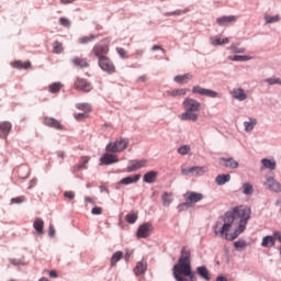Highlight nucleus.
<instances>
[{
  "instance_id": "f257e3e1",
  "label": "nucleus",
  "mask_w": 281,
  "mask_h": 281,
  "mask_svg": "<svg viewBox=\"0 0 281 281\" xmlns=\"http://www.w3.org/2000/svg\"><path fill=\"white\" fill-rule=\"evenodd\" d=\"M251 218V209L247 206H235L225 215L218 217L213 227L215 236L225 240H236L238 235L247 229V223Z\"/></svg>"
},
{
  "instance_id": "f03ea898",
  "label": "nucleus",
  "mask_w": 281,
  "mask_h": 281,
  "mask_svg": "<svg viewBox=\"0 0 281 281\" xmlns=\"http://www.w3.org/2000/svg\"><path fill=\"white\" fill-rule=\"evenodd\" d=\"M172 271L177 281H196V274L192 272L191 252L186 246L182 247L178 263L173 266Z\"/></svg>"
},
{
  "instance_id": "7ed1b4c3",
  "label": "nucleus",
  "mask_w": 281,
  "mask_h": 281,
  "mask_svg": "<svg viewBox=\"0 0 281 281\" xmlns=\"http://www.w3.org/2000/svg\"><path fill=\"white\" fill-rule=\"evenodd\" d=\"M182 106L186 111L180 116L182 122H196V120H199V114H196V112L201 111V102L192 98H187L182 102Z\"/></svg>"
},
{
  "instance_id": "20e7f679",
  "label": "nucleus",
  "mask_w": 281,
  "mask_h": 281,
  "mask_svg": "<svg viewBox=\"0 0 281 281\" xmlns=\"http://www.w3.org/2000/svg\"><path fill=\"white\" fill-rule=\"evenodd\" d=\"M184 203L178 205V211L183 212V210H188V207H194L196 203L203 201L204 195L203 193L194 192V191H187L183 194Z\"/></svg>"
},
{
  "instance_id": "39448f33",
  "label": "nucleus",
  "mask_w": 281,
  "mask_h": 281,
  "mask_svg": "<svg viewBox=\"0 0 281 281\" xmlns=\"http://www.w3.org/2000/svg\"><path fill=\"white\" fill-rule=\"evenodd\" d=\"M130 140L128 138H117L114 143L106 145V153H122L128 148Z\"/></svg>"
},
{
  "instance_id": "423d86ee",
  "label": "nucleus",
  "mask_w": 281,
  "mask_h": 281,
  "mask_svg": "<svg viewBox=\"0 0 281 281\" xmlns=\"http://www.w3.org/2000/svg\"><path fill=\"white\" fill-rule=\"evenodd\" d=\"M92 54H94V56L99 58V60L101 58H105L106 54H109V45L102 42L95 44L92 48Z\"/></svg>"
},
{
  "instance_id": "0eeeda50",
  "label": "nucleus",
  "mask_w": 281,
  "mask_h": 281,
  "mask_svg": "<svg viewBox=\"0 0 281 281\" xmlns=\"http://www.w3.org/2000/svg\"><path fill=\"white\" fill-rule=\"evenodd\" d=\"M99 67L102 71H106V74H115V65H113V61L108 56L99 59Z\"/></svg>"
},
{
  "instance_id": "6e6552de",
  "label": "nucleus",
  "mask_w": 281,
  "mask_h": 281,
  "mask_svg": "<svg viewBox=\"0 0 281 281\" xmlns=\"http://www.w3.org/2000/svg\"><path fill=\"white\" fill-rule=\"evenodd\" d=\"M148 166V160L142 159V160H130L127 165L126 172H135L137 170H142V168H146Z\"/></svg>"
},
{
  "instance_id": "1a4fd4ad",
  "label": "nucleus",
  "mask_w": 281,
  "mask_h": 281,
  "mask_svg": "<svg viewBox=\"0 0 281 281\" xmlns=\"http://www.w3.org/2000/svg\"><path fill=\"white\" fill-rule=\"evenodd\" d=\"M43 124L49 128H55L56 131H65V125L54 117L44 116Z\"/></svg>"
},
{
  "instance_id": "9d476101",
  "label": "nucleus",
  "mask_w": 281,
  "mask_h": 281,
  "mask_svg": "<svg viewBox=\"0 0 281 281\" xmlns=\"http://www.w3.org/2000/svg\"><path fill=\"white\" fill-rule=\"evenodd\" d=\"M207 172V167H191L184 168L181 170V175L188 176L191 175L192 177H199L201 175H205Z\"/></svg>"
},
{
  "instance_id": "9b49d317",
  "label": "nucleus",
  "mask_w": 281,
  "mask_h": 281,
  "mask_svg": "<svg viewBox=\"0 0 281 281\" xmlns=\"http://www.w3.org/2000/svg\"><path fill=\"white\" fill-rule=\"evenodd\" d=\"M75 89H77V91H83V93H89L93 87L87 79L77 78L75 81Z\"/></svg>"
},
{
  "instance_id": "f8f14e48",
  "label": "nucleus",
  "mask_w": 281,
  "mask_h": 281,
  "mask_svg": "<svg viewBox=\"0 0 281 281\" xmlns=\"http://www.w3.org/2000/svg\"><path fill=\"white\" fill-rule=\"evenodd\" d=\"M192 93H198L199 95H206V98H218V92L202 88L201 86L193 87Z\"/></svg>"
},
{
  "instance_id": "ddd939ff",
  "label": "nucleus",
  "mask_w": 281,
  "mask_h": 281,
  "mask_svg": "<svg viewBox=\"0 0 281 281\" xmlns=\"http://www.w3.org/2000/svg\"><path fill=\"white\" fill-rule=\"evenodd\" d=\"M263 186H266V188L272 192H281V184L271 176H266V182Z\"/></svg>"
},
{
  "instance_id": "4468645a",
  "label": "nucleus",
  "mask_w": 281,
  "mask_h": 281,
  "mask_svg": "<svg viewBox=\"0 0 281 281\" xmlns=\"http://www.w3.org/2000/svg\"><path fill=\"white\" fill-rule=\"evenodd\" d=\"M150 234H153V224L145 223L138 227V231H137L138 238H148Z\"/></svg>"
},
{
  "instance_id": "2eb2a0df",
  "label": "nucleus",
  "mask_w": 281,
  "mask_h": 281,
  "mask_svg": "<svg viewBox=\"0 0 281 281\" xmlns=\"http://www.w3.org/2000/svg\"><path fill=\"white\" fill-rule=\"evenodd\" d=\"M113 151H106L101 158L100 161L103 166H111V164H117L120 159L117 158V155L111 154Z\"/></svg>"
},
{
  "instance_id": "dca6fc26",
  "label": "nucleus",
  "mask_w": 281,
  "mask_h": 281,
  "mask_svg": "<svg viewBox=\"0 0 281 281\" xmlns=\"http://www.w3.org/2000/svg\"><path fill=\"white\" fill-rule=\"evenodd\" d=\"M220 166L231 168V170H236V168H238V161L234 158H220Z\"/></svg>"
},
{
  "instance_id": "f3484780",
  "label": "nucleus",
  "mask_w": 281,
  "mask_h": 281,
  "mask_svg": "<svg viewBox=\"0 0 281 281\" xmlns=\"http://www.w3.org/2000/svg\"><path fill=\"white\" fill-rule=\"evenodd\" d=\"M10 131H12V123L8 121H3L0 123V138H8V135H10Z\"/></svg>"
},
{
  "instance_id": "a211bd4d",
  "label": "nucleus",
  "mask_w": 281,
  "mask_h": 281,
  "mask_svg": "<svg viewBox=\"0 0 281 281\" xmlns=\"http://www.w3.org/2000/svg\"><path fill=\"white\" fill-rule=\"evenodd\" d=\"M236 21H238V16L236 15L222 16L216 19V23H218L221 26L236 23Z\"/></svg>"
},
{
  "instance_id": "6ab92c4d",
  "label": "nucleus",
  "mask_w": 281,
  "mask_h": 281,
  "mask_svg": "<svg viewBox=\"0 0 281 281\" xmlns=\"http://www.w3.org/2000/svg\"><path fill=\"white\" fill-rule=\"evenodd\" d=\"M33 227L35 229V232L37 234H40V236H43V234H45L44 229H45V222L43 221V218H35L33 222Z\"/></svg>"
},
{
  "instance_id": "aec40b11",
  "label": "nucleus",
  "mask_w": 281,
  "mask_h": 281,
  "mask_svg": "<svg viewBox=\"0 0 281 281\" xmlns=\"http://www.w3.org/2000/svg\"><path fill=\"white\" fill-rule=\"evenodd\" d=\"M71 63L75 67H79V69H85L89 67V61L87 60V58L74 57L71 59Z\"/></svg>"
},
{
  "instance_id": "412c9836",
  "label": "nucleus",
  "mask_w": 281,
  "mask_h": 281,
  "mask_svg": "<svg viewBox=\"0 0 281 281\" xmlns=\"http://www.w3.org/2000/svg\"><path fill=\"white\" fill-rule=\"evenodd\" d=\"M232 95L235 100H238L239 102L245 101L247 98V93H245V90L243 88H237L232 91Z\"/></svg>"
},
{
  "instance_id": "4be33fe9",
  "label": "nucleus",
  "mask_w": 281,
  "mask_h": 281,
  "mask_svg": "<svg viewBox=\"0 0 281 281\" xmlns=\"http://www.w3.org/2000/svg\"><path fill=\"white\" fill-rule=\"evenodd\" d=\"M146 269H148V265L146 263V261H139L134 268V273L135 276H143V273H146Z\"/></svg>"
},
{
  "instance_id": "5701e85b",
  "label": "nucleus",
  "mask_w": 281,
  "mask_h": 281,
  "mask_svg": "<svg viewBox=\"0 0 281 281\" xmlns=\"http://www.w3.org/2000/svg\"><path fill=\"white\" fill-rule=\"evenodd\" d=\"M158 175L159 173L157 171H149V172L144 175L143 181L145 183H155V181H157Z\"/></svg>"
},
{
  "instance_id": "b1692460",
  "label": "nucleus",
  "mask_w": 281,
  "mask_h": 281,
  "mask_svg": "<svg viewBox=\"0 0 281 281\" xmlns=\"http://www.w3.org/2000/svg\"><path fill=\"white\" fill-rule=\"evenodd\" d=\"M139 179H142V175H135L134 177H126L123 178L120 183L122 186H131V183H137V181H139Z\"/></svg>"
},
{
  "instance_id": "393cba45",
  "label": "nucleus",
  "mask_w": 281,
  "mask_h": 281,
  "mask_svg": "<svg viewBox=\"0 0 281 281\" xmlns=\"http://www.w3.org/2000/svg\"><path fill=\"white\" fill-rule=\"evenodd\" d=\"M258 120L249 117L248 121L244 122V128L246 133H251V130L256 127Z\"/></svg>"
},
{
  "instance_id": "a878e982",
  "label": "nucleus",
  "mask_w": 281,
  "mask_h": 281,
  "mask_svg": "<svg viewBox=\"0 0 281 281\" xmlns=\"http://www.w3.org/2000/svg\"><path fill=\"white\" fill-rule=\"evenodd\" d=\"M198 271V276H200V278H203V280L210 281V271L207 270L206 267L201 266L196 268Z\"/></svg>"
},
{
  "instance_id": "bb28decb",
  "label": "nucleus",
  "mask_w": 281,
  "mask_h": 281,
  "mask_svg": "<svg viewBox=\"0 0 281 281\" xmlns=\"http://www.w3.org/2000/svg\"><path fill=\"white\" fill-rule=\"evenodd\" d=\"M12 67H14V69H30V67H32V63L31 61H21V60H15L12 63Z\"/></svg>"
},
{
  "instance_id": "cd10ccee",
  "label": "nucleus",
  "mask_w": 281,
  "mask_h": 281,
  "mask_svg": "<svg viewBox=\"0 0 281 281\" xmlns=\"http://www.w3.org/2000/svg\"><path fill=\"white\" fill-rule=\"evenodd\" d=\"M211 45H227L229 44V38L224 37L223 40L218 36H214L210 38Z\"/></svg>"
},
{
  "instance_id": "c85d7f7f",
  "label": "nucleus",
  "mask_w": 281,
  "mask_h": 281,
  "mask_svg": "<svg viewBox=\"0 0 281 281\" xmlns=\"http://www.w3.org/2000/svg\"><path fill=\"white\" fill-rule=\"evenodd\" d=\"M232 180V176L229 175H218L215 179L217 186H225V183H229Z\"/></svg>"
},
{
  "instance_id": "c756f323",
  "label": "nucleus",
  "mask_w": 281,
  "mask_h": 281,
  "mask_svg": "<svg viewBox=\"0 0 281 281\" xmlns=\"http://www.w3.org/2000/svg\"><path fill=\"white\" fill-rule=\"evenodd\" d=\"M161 201H162V205L165 207H168L170 205V203H172V201H173L172 193L164 192L161 195Z\"/></svg>"
},
{
  "instance_id": "7c9ffc66",
  "label": "nucleus",
  "mask_w": 281,
  "mask_h": 281,
  "mask_svg": "<svg viewBox=\"0 0 281 281\" xmlns=\"http://www.w3.org/2000/svg\"><path fill=\"white\" fill-rule=\"evenodd\" d=\"M261 247H276V238L273 236L263 237Z\"/></svg>"
},
{
  "instance_id": "2f4dec72",
  "label": "nucleus",
  "mask_w": 281,
  "mask_h": 281,
  "mask_svg": "<svg viewBox=\"0 0 281 281\" xmlns=\"http://www.w3.org/2000/svg\"><path fill=\"white\" fill-rule=\"evenodd\" d=\"M98 36L97 35H93V34H90V35H87V36H81L79 40H78V43L80 45H89V43H92V41L97 40Z\"/></svg>"
},
{
  "instance_id": "473e14b6",
  "label": "nucleus",
  "mask_w": 281,
  "mask_h": 281,
  "mask_svg": "<svg viewBox=\"0 0 281 281\" xmlns=\"http://www.w3.org/2000/svg\"><path fill=\"white\" fill-rule=\"evenodd\" d=\"M173 80H175V82H178V85H183V82H188V80H192V75L184 74L181 76H176Z\"/></svg>"
},
{
  "instance_id": "72a5a7b5",
  "label": "nucleus",
  "mask_w": 281,
  "mask_h": 281,
  "mask_svg": "<svg viewBox=\"0 0 281 281\" xmlns=\"http://www.w3.org/2000/svg\"><path fill=\"white\" fill-rule=\"evenodd\" d=\"M122 258H124V252L122 251L114 252L111 258V267H115V265H117V262H120Z\"/></svg>"
},
{
  "instance_id": "f704fd0d",
  "label": "nucleus",
  "mask_w": 281,
  "mask_h": 281,
  "mask_svg": "<svg viewBox=\"0 0 281 281\" xmlns=\"http://www.w3.org/2000/svg\"><path fill=\"white\" fill-rule=\"evenodd\" d=\"M261 164L263 166V168H268V170H276V160H270V159H267V158H263L261 160Z\"/></svg>"
},
{
  "instance_id": "c9c22d12",
  "label": "nucleus",
  "mask_w": 281,
  "mask_h": 281,
  "mask_svg": "<svg viewBox=\"0 0 281 281\" xmlns=\"http://www.w3.org/2000/svg\"><path fill=\"white\" fill-rule=\"evenodd\" d=\"M187 93L188 89H176L167 91V94L171 95V98H177V95H186Z\"/></svg>"
},
{
  "instance_id": "e433bc0d",
  "label": "nucleus",
  "mask_w": 281,
  "mask_h": 281,
  "mask_svg": "<svg viewBox=\"0 0 281 281\" xmlns=\"http://www.w3.org/2000/svg\"><path fill=\"white\" fill-rule=\"evenodd\" d=\"M229 60H234V61H239V63H245L247 60H251V56H247V55H235V56H229L228 57Z\"/></svg>"
},
{
  "instance_id": "4c0bfd02",
  "label": "nucleus",
  "mask_w": 281,
  "mask_h": 281,
  "mask_svg": "<svg viewBox=\"0 0 281 281\" xmlns=\"http://www.w3.org/2000/svg\"><path fill=\"white\" fill-rule=\"evenodd\" d=\"M63 89V83L54 82L48 86L49 93H58Z\"/></svg>"
},
{
  "instance_id": "58836bf2",
  "label": "nucleus",
  "mask_w": 281,
  "mask_h": 281,
  "mask_svg": "<svg viewBox=\"0 0 281 281\" xmlns=\"http://www.w3.org/2000/svg\"><path fill=\"white\" fill-rule=\"evenodd\" d=\"M88 164H89V157H81V162L72 167L74 172H76V170H81V168H87Z\"/></svg>"
},
{
  "instance_id": "ea45409f",
  "label": "nucleus",
  "mask_w": 281,
  "mask_h": 281,
  "mask_svg": "<svg viewBox=\"0 0 281 281\" xmlns=\"http://www.w3.org/2000/svg\"><path fill=\"white\" fill-rule=\"evenodd\" d=\"M77 109L79 111H83V113H87V115L91 113V105L89 103H78Z\"/></svg>"
},
{
  "instance_id": "a19ab883",
  "label": "nucleus",
  "mask_w": 281,
  "mask_h": 281,
  "mask_svg": "<svg viewBox=\"0 0 281 281\" xmlns=\"http://www.w3.org/2000/svg\"><path fill=\"white\" fill-rule=\"evenodd\" d=\"M137 218H138V215H137V213H135V212H132V213H130V214H127V215L125 216L126 223H130L131 225H133L134 223H136V222H137Z\"/></svg>"
},
{
  "instance_id": "79ce46f5",
  "label": "nucleus",
  "mask_w": 281,
  "mask_h": 281,
  "mask_svg": "<svg viewBox=\"0 0 281 281\" xmlns=\"http://www.w3.org/2000/svg\"><path fill=\"white\" fill-rule=\"evenodd\" d=\"M239 44H232L228 49H231V52L233 54H245V48L243 47H238Z\"/></svg>"
},
{
  "instance_id": "37998d69",
  "label": "nucleus",
  "mask_w": 281,
  "mask_h": 281,
  "mask_svg": "<svg viewBox=\"0 0 281 281\" xmlns=\"http://www.w3.org/2000/svg\"><path fill=\"white\" fill-rule=\"evenodd\" d=\"M188 12H190V9L187 8L184 10H176L173 12H169L166 15L167 16H181V14H188Z\"/></svg>"
},
{
  "instance_id": "c03bdc74",
  "label": "nucleus",
  "mask_w": 281,
  "mask_h": 281,
  "mask_svg": "<svg viewBox=\"0 0 281 281\" xmlns=\"http://www.w3.org/2000/svg\"><path fill=\"white\" fill-rule=\"evenodd\" d=\"M53 52L54 54H63V43L56 41L53 43Z\"/></svg>"
},
{
  "instance_id": "a18cd8bd",
  "label": "nucleus",
  "mask_w": 281,
  "mask_h": 281,
  "mask_svg": "<svg viewBox=\"0 0 281 281\" xmlns=\"http://www.w3.org/2000/svg\"><path fill=\"white\" fill-rule=\"evenodd\" d=\"M243 190L245 194H254V186H251L249 182L243 184Z\"/></svg>"
},
{
  "instance_id": "49530a36",
  "label": "nucleus",
  "mask_w": 281,
  "mask_h": 281,
  "mask_svg": "<svg viewBox=\"0 0 281 281\" xmlns=\"http://www.w3.org/2000/svg\"><path fill=\"white\" fill-rule=\"evenodd\" d=\"M266 23H278L280 21V15H265Z\"/></svg>"
},
{
  "instance_id": "de8ad7c7",
  "label": "nucleus",
  "mask_w": 281,
  "mask_h": 281,
  "mask_svg": "<svg viewBox=\"0 0 281 281\" xmlns=\"http://www.w3.org/2000/svg\"><path fill=\"white\" fill-rule=\"evenodd\" d=\"M75 120H77V122H82V120H87V117H89V114L87 113H75L74 115Z\"/></svg>"
},
{
  "instance_id": "09e8293b",
  "label": "nucleus",
  "mask_w": 281,
  "mask_h": 281,
  "mask_svg": "<svg viewBox=\"0 0 281 281\" xmlns=\"http://www.w3.org/2000/svg\"><path fill=\"white\" fill-rule=\"evenodd\" d=\"M263 82H268V85H281V79L280 78H268L265 79Z\"/></svg>"
},
{
  "instance_id": "8fccbe9b",
  "label": "nucleus",
  "mask_w": 281,
  "mask_h": 281,
  "mask_svg": "<svg viewBox=\"0 0 281 281\" xmlns=\"http://www.w3.org/2000/svg\"><path fill=\"white\" fill-rule=\"evenodd\" d=\"M179 155H188L190 153V145H183L178 148Z\"/></svg>"
},
{
  "instance_id": "3c124183",
  "label": "nucleus",
  "mask_w": 281,
  "mask_h": 281,
  "mask_svg": "<svg viewBox=\"0 0 281 281\" xmlns=\"http://www.w3.org/2000/svg\"><path fill=\"white\" fill-rule=\"evenodd\" d=\"M64 196L69 201H74V199H76V193L74 191H65Z\"/></svg>"
},
{
  "instance_id": "603ef678",
  "label": "nucleus",
  "mask_w": 281,
  "mask_h": 281,
  "mask_svg": "<svg viewBox=\"0 0 281 281\" xmlns=\"http://www.w3.org/2000/svg\"><path fill=\"white\" fill-rule=\"evenodd\" d=\"M59 23L64 27H69L71 25V22H69V19H67V18H60L59 19Z\"/></svg>"
},
{
  "instance_id": "864d4df0",
  "label": "nucleus",
  "mask_w": 281,
  "mask_h": 281,
  "mask_svg": "<svg viewBox=\"0 0 281 281\" xmlns=\"http://www.w3.org/2000/svg\"><path fill=\"white\" fill-rule=\"evenodd\" d=\"M24 201H25V196H23V195L11 199L12 204H14V203L21 204V203H24Z\"/></svg>"
},
{
  "instance_id": "5fc2aeb1",
  "label": "nucleus",
  "mask_w": 281,
  "mask_h": 281,
  "mask_svg": "<svg viewBox=\"0 0 281 281\" xmlns=\"http://www.w3.org/2000/svg\"><path fill=\"white\" fill-rule=\"evenodd\" d=\"M91 214H93L94 216H99L100 214H102V207H100V206H94V207L91 210Z\"/></svg>"
},
{
  "instance_id": "6e6d98bb",
  "label": "nucleus",
  "mask_w": 281,
  "mask_h": 281,
  "mask_svg": "<svg viewBox=\"0 0 281 281\" xmlns=\"http://www.w3.org/2000/svg\"><path fill=\"white\" fill-rule=\"evenodd\" d=\"M10 263L14 267H19V265H25V262H23L21 259H10Z\"/></svg>"
},
{
  "instance_id": "4d7b16f0",
  "label": "nucleus",
  "mask_w": 281,
  "mask_h": 281,
  "mask_svg": "<svg viewBox=\"0 0 281 281\" xmlns=\"http://www.w3.org/2000/svg\"><path fill=\"white\" fill-rule=\"evenodd\" d=\"M48 236H50V238H54V236H56V228H54V225H49Z\"/></svg>"
},
{
  "instance_id": "13d9d810",
  "label": "nucleus",
  "mask_w": 281,
  "mask_h": 281,
  "mask_svg": "<svg viewBox=\"0 0 281 281\" xmlns=\"http://www.w3.org/2000/svg\"><path fill=\"white\" fill-rule=\"evenodd\" d=\"M116 52L121 58H126V50L124 48H116Z\"/></svg>"
},
{
  "instance_id": "bf43d9fd",
  "label": "nucleus",
  "mask_w": 281,
  "mask_h": 281,
  "mask_svg": "<svg viewBox=\"0 0 281 281\" xmlns=\"http://www.w3.org/2000/svg\"><path fill=\"white\" fill-rule=\"evenodd\" d=\"M235 247L237 249H244V247H246L245 241H236Z\"/></svg>"
},
{
  "instance_id": "052dcab7",
  "label": "nucleus",
  "mask_w": 281,
  "mask_h": 281,
  "mask_svg": "<svg viewBox=\"0 0 281 281\" xmlns=\"http://www.w3.org/2000/svg\"><path fill=\"white\" fill-rule=\"evenodd\" d=\"M157 49H160L164 54H166V49H164L161 46H159V45H154L153 47H151V50L153 52H157Z\"/></svg>"
},
{
  "instance_id": "680f3d73",
  "label": "nucleus",
  "mask_w": 281,
  "mask_h": 281,
  "mask_svg": "<svg viewBox=\"0 0 281 281\" xmlns=\"http://www.w3.org/2000/svg\"><path fill=\"white\" fill-rule=\"evenodd\" d=\"M273 238H274V240H279V243H281V233L280 232H274L273 233Z\"/></svg>"
},
{
  "instance_id": "e2e57ef3",
  "label": "nucleus",
  "mask_w": 281,
  "mask_h": 281,
  "mask_svg": "<svg viewBox=\"0 0 281 281\" xmlns=\"http://www.w3.org/2000/svg\"><path fill=\"white\" fill-rule=\"evenodd\" d=\"M49 278H58V272L56 270L48 271Z\"/></svg>"
},
{
  "instance_id": "0e129e2a",
  "label": "nucleus",
  "mask_w": 281,
  "mask_h": 281,
  "mask_svg": "<svg viewBox=\"0 0 281 281\" xmlns=\"http://www.w3.org/2000/svg\"><path fill=\"white\" fill-rule=\"evenodd\" d=\"M85 201H86V203H92V205L95 204V199H93L91 196H87Z\"/></svg>"
},
{
  "instance_id": "69168bd1",
  "label": "nucleus",
  "mask_w": 281,
  "mask_h": 281,
  "mask_svg": "<svg viewBox=\"0 0 281 281\" xmlns=\"http://www.w3.org/2000/svg\"><path fill=\"white\" fill-rule=\"evenodd\" d=\"M60 1V3H63L64 5H67V4H69V3H74V1H76V0H59Z\"/></svg>"
},
{
  "instance_id": "338daca9",
  "label": "nucleus",
  "mask_w": 281,
  "mask_h": 281,
  "mask_svg": "<svg viewBox=\"0 0 281 281\" xmlns=\"http://www.w3.org/2000/svg\"><path fill=\"white\" fill-rule=\"evenodd\" d=\"M35 184H36V179H33L31 180L29 188H34Z\"/></svg>"
},
{
  "instance_id": "774afa93",
  "label": "nucleus",
  "mask_w": 281,
  "mask_h": 281,
  "mask_svg": "<svg viewBox=\"0 0 281 281\" xmlns=\"http://www.w3.org/2000/svg\"><path fill=\"white\" fill-rule=\"evenodd\" d=\"M216 281H227V278H225V277H217Z\"/></svg>"
}]
</instances>
